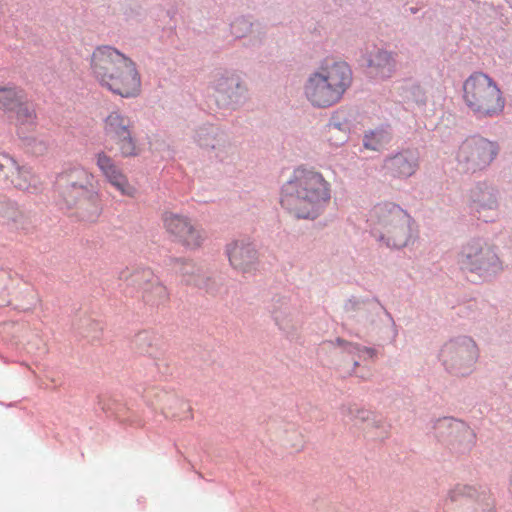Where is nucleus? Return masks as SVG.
Segmentation results:
<instances>
[{"label":"nucleus","instance_id":"1","mask_svg":"<svg viewBox=\"0 0 512 512\" xmlns=\"http://www.w3.org/2000/svg\"><path fill=\"white\" fill-rule=\"evenodd\" d=\"M90 71L98 85L112 94L133 98L141 92V77L135 62L112 46H99L93 51Z\"/></svg>","mask_w":512,"mask_h":512},{"label":"nucleus","instance_id":"33","mask_svg":"<svg viewBox=\"0 0 512 512\" xmlns=\"http://www.w3.org/2000/svg\"><path fill=\"white\" fill-rule=\"evenodd\" d=\"M353 361L355 365H358V361L356 359L353 358Z\"/></svg>","mask_w":512,"mask_h":512},{"label":"nucleus","instance_id":"20","mask_svg":"<svg viewBox=\"0 0 512 512\" xmlns=\"http://www.w3.org/2000/svg\"><path fill=\"white\" fill-rule=\"evenodd\" d=\"M13 123L20 137L34 131L37 127V115L35 109L23 101L14 111Z\"/></svg>","mask_w":512,"mask_h":512},{"label":"nucleus","instance_id":"24","mask_svg":"<svg viewBox=\"0 0 512 512\" xmlns=\"http://www.w3.org/2000/svg\"><path fill=\"white\" fill-rule=\"evenodd\" d=\"M181 281L186 285L200 286L203 281L201 269L192 262H183L180 267Z\"/></svg>","mask_w":512,"mask_h":512},{"label":"nucleus","instance_id":"15","mask_svg":"<svg viewBox=\"0 0 512 512\" xmlns=\"http://www.w3.org/2000/svg\"><path fill=\"white\" fill-rule=\"evenodd\" d=\"M226 253L230 264L237 270L250 271L257 262V251L247 240H235L227 245Z\"/></svg>","mask_w":512,"mask_h":512},{"label":"nucleus","instance_id":"6","mask_svg":"<svg viewBox=\"0 0 512 512\" xmlns=\"http://www.w3.org/2000/svg\"><path fill=\"white\" fill-rule=\"evenodd\" d=\"M65 177L67 185L62 191V197L68 207H75L78 215L85 220H96L101 214L102 205L100 194L88 189L93 174L84 168H74Z\"/></svg>","mask_w":512,"mask_h":512},{"label":"nucleus","instance_id":"22","mask_svg":"<svg viewBox=\"0 0 512 512\" xmlns=\"http://www.w3.org/2000/svg\"><path fill=\"white\" fill-rule=\"evenodd\" d=\"M23 101L24 91L15 85L0 86V111L13 112Z\"/></svg>","mask_w":512,"mask_h":512},{"label":"nucleus","instance_id":"25","mask_svg":"<svg viewBox=\"0 0 512 512\" xmlns=\"http://www.w3.org/2000/svg\"><path fill=\"white\" fill-rule=\"evenodd\" d=\"M114 142L116 143L122 157H134L140 152L136 140L132 136V132L127 134V136L116 139Z\"/></svg>","mask_w":512,"mask_h":512},{"label":"nucleus","instance_id":"14","mask_svg":"<svg viewBox=\"0 0 512 512\" xmlns=\"http://www.w3.org/2000/svg\"><path fill=\"white\" fill-rule=\"evenodd\" d=\"M496 262L497 256L493 249L478 240L468 243L461 253L462 266L470 271L487 269Z\"/></svg>","mask_w":512,"mask_h":512},{"label":"nucleus","instance_id":"9","mask_svg":"<svg viewBox=\"0 0 512 512\" xmlns=\"http://www.w3.org/2000/svg\"><path fill=\"white\" fill-rule=\"evenodd\" d=\"M440 357L451 372L465 375L476 362L478 350L471 338L460 337L447 342L441 349Z\"/></svg>","mask_w":512,"mask_h":512},{"label":"nucleus","instance_id":"21","mask_svg":"<svg viewBox=\"0 0 512 512\" xmlns=\"http://www.w3.org/2000/svg\"><path fill=\"white\" fill-rule=\"evenodd\" d=\"M133 123L131 119L118 111L111 112L104 122L105 134L115 141L116 139L127 136L131 133Z\"/></svg>","mask_w":512,"mask_h":512},{"label":"nucleus","instance_id":"34","mask_svg":"<svg viewBox=\"0 0 512 512\" xmlns=\"http://www.w3.org/2000/svg\"><path fill=\"white\" fill-rule=\"evenodd\" d=\"M337 342H338L339 344H342V343H343V341H342V340H340V339H338V340H337Z\"/></svg>","mask_w":512,"mask_h":512},{"label":"nucleus","instance_id":"16","mask_svg":"<svg viewBox=\"0 0 512 512\" xmlns=\"http://www.w3.org/2000/svg\"><path fill=\"white\" fill-rule=\"evenodd\" d=\"M471 209L478 214L479 218L488 221L492 218L488 212H495L498 208L496 193L493 188L479 184L469 192Z\"/></svg>","mask_w":512,"mask_h":512},{"label":"nucleus","instance_id":"18","mask_svg":"<svg viewBox=\"0 0 512 512\" xmlns=\"http://www.w3.org/2000/svg\"><path fill=\"white\" fill-rule=\"evenodd\" d=\"M367 65L369 73L374 77H391L397 66L396 55L392 52L378 49L369 54Z\"/></svg>","mask_w":512,"mask_h":512},{"label":"nucleus","instance_id":"13","mask_svg":"<svg viewBox=\"0 0 512 512\" xmlns=\"http://www.w3.org/2000/svg\"><path fill=\"white\" fill-rule=\"evenodd\" d=\"M419 168V154L417 150L405 149L392 156L386 157L383 169L386 174L394 178L406 179L416 173Z\"/></svg>","mask_w":512,"mask_h":512},{"label":"nucleus","instance_id":"23","mask_svg":"<svg viewBox=\"0 0 512 512\" xmlns=\"http://www.w3.org/2000/svg\"><path fill=\"white\" fill-rule=\"evenodd\" d=\"M391 140V134L383 128L370 130L363 137V145L366 149L379 151Z\"/></svg>","mask_w":512,"mask_h":512},{"label":"nucleus","instance_id":"26","mask_svg":"<svg viewBox=\"0 0 512 512\" xmlns=\"http://www.w3.org/2000/svg\"><path fill=\"white\" fill-rule=\"evenodd\" d=\"M22 218L21 211L12 203L0 202V223L16 224Z\"/></svg>","mask_w":512,"mask_h":512},{"label":"nucleus","instance_id":"31","mask_svg":"<svg viewBox=\"0 0 512 512\" xmlns=\"http://www.w3.org/2000/svg\"><path fill=\"white\" fill-rule=\"evenodd\" d=\"M240 26H244L246 29L249 28V25L247 22L243 21V20H240V21H236L232 24V31H233V34L237 37H240L241 34H240V31H239V28Z\"/></svg>","mask_w":512,"mask_h":512},{"label":"nucleus","instance_id":"30","mask_svg":"<svg viewBox=\"0 0 512 512\" xmlns=\"http://www.w3.org/2000/svg\"><path fill=\"white\" fill-rule=\"evenodd\" d=\"M287 442L295 450L303 449L304 444H305L304 437L298 430L292 431V438L287 439Z\"/></svg>","mask_w":512,"mask_h":512},{"label":"nucleus","instance_id":"12","mask_svg":"<svg viewBox=\"0 0 512 512\" xmlns=\"http://www.w3.org/2000/svg\"><path fill=\"white\" fill-rule=\"evenodd\" d=\"M133 282L139 287L142 300L149 305L159 306L169 301L168 288L151 270H142L132 275Z\"/></svg>","mask_w":512,"mask_h":512},{"label":"nucleus","instance_id":"11","mask_svg":"<svg viewBox=\"0 0 512 512\" xmlns=\"http://www.w3.org/2000/svg\"><path fill=\"white\" fill-rule=\"evenodd\" d=\"M95 165L101 172V175L120 195L134 198L137 189L132 185L121 167L115 160L104 151H99L94 155Z\"/></svg>","mask_w":512,"mask_h":512},{"label":"nucleus","instance_id":"32","mask_svg":"<svg viewBox=\"0 0 512 512\" xmlns=\"http://www.w3.org/2000/svg\"><path fill=\"white\" fill-rule=\"evenodd\" d=\"M4 8H5V3L3 2V0H0V19L4 15Z\"/></svg>","mask_w":512,"mask_h":512},{"label":"nucleus","instance_id":"8","mask_svg":"<svg viewBox=\"0 0 512 512\" xmlns=\"http://www.w3.org/2000/svg\"><path fill=\"white\" fill-rule=\"evenodd\" d=\"M444 509L445 512H496L488 491L467 484H457L449 490Z\"/></svg>","mask_w":512,"mask_h":512},{"label":"nucleus","instance_id":"17","mask_svg":"<svg viewBox=\"0 0 512 512\" xmlns=\"http://www.w3.org/2000/svg\"><path fill=\"white\" fill-rule=\"evenodd\" d=\"M0 171L18 189L26 190L31 186L33 179L32 171L26 166H20L9 155L1 156Z\"/></svg>","mask_w":512,"mask_h":512},{"label":"nucleus","instance_id":"4","mask_svg":"<svg viewBox=\"0 0 512 512\" xmlns=\"http://www.w3.org/2000/svg\"><path fill=\"white\" fill-rule=\"evenodd\" d=\"M370 222L375 236L388 247L403 248L417 237L412 217L391 202L375 205L370 213Z\"/></svg>","mask_w":512,"mask_h":512},{"label":"nucleus","instance_id":"10","mask_svg":"<svg viewBox=\"0 0 512 512\" xmlns=\"http://www.w3.org/2000/svg\"><path fill=\"white\" fill-rule=\"evenodd\" d=\"M162 220L167 233L182 245L189 248H198L203 243V232L188 217L173 212H165Z\"/></svg>","mask_w":512,"mask_h":512},{"label":"nucleus","instance_id":"7","mask_svg":"<svg viewBox=\"0 0 512 512\" xmlns=\"http://www.w3.org/2000/svg\"><path fill=\"white\" fill-rule=\"evenodd\" d=\"M498 153L499 146L496 142L473 135L467 137L458 146L455 160L463 172L476 173L489 167Z\"/></svg>","mask_w":512,"mask_h":512},{"label":"nucleus","instance_id":"19","mask_svg":"<svg viewBox=\"0 0 512 512\" xmlns=\"http://www.w3.org/2000/svg\"><path fill=\"white\" fill-rule=\"evenodd\" d=\"M160 408L166 418L174 420H185L191 417V407L183 399L169 393H162L160 397Z\"/></svg>","mask_w":512,"mask_h":512},{"label":"nucleus","instance_id":"2","mask_svg":"<svg viewBox=\"0 0 512 512\" xmlns=\"http://www.w3.org/2000/svg\"><path fill=\"white\" fill-rule=\"evenodd\" d=\"M330 199V184L312 168H296L283 185L281 205L299 218L315 217Z\"/></svg>","mask_w":512,"mask_h":512},{"label":"nucleus","instance_id":"29","mask_svg":"<svg viewBox=\"0 0 512 512\" xmlns=\"http://www.w3.org/2000/svg\"><path fill=\"white\" fill-rule=\"evenodd\" d=\"M346 350L350 354L357 355L358 359L372 358L374 356V353L371 349L365 347L360 348L359 346L353 344H348Z\"/></svg>","mask_w":512,"mask_h":512},{"label":"nucleus","instance_id":"5","mask_svg":"<svg viewBox=\"0 0 512 512\" xmlns=\"http://www.w3.org/2000/svg\"><path fill=\"white\" fill-rule=\"evenodd\" d=\"M462 100L477 118H495L504 111L506 100L498 84L487 74L475 72L462 86Z\"/></svg>","mask_w":512,"mask_h":512},{"label":"nucleus","instance_id":"28","mask_svg":"<svg viewBox=\"0 0 512 512\" xmlns=\"http://www.w3.org/2000/svg\"><path fill=\"white\" fill-rule=\"evenodd\" d=\"M239 87V79L235 75L227 76V77H221L217 80L216 88L220 92L227 93L233 88Z\"/></svg>","mask_w":512,"mask_h":512},{"label":"nucleus","instance_id":"27","mask_svg":"<svg viewBox=\"0 0 512 512\" xmlns=\"http://www.w3.org/2000/svg\"><path fill=\"white\" fill-rule=\"evenodd\" d=\"M328 139L333 145H341L347 140V132L341 128L340 123H330L327 127Z\"/></svg>","mask_w":512,"mask_h":512},{"label":"nucleus","instance_id":"3","mask_svg":"<svg viewBox=\"0 0 512 512\" xmlns=\"http://www.w3.org/2000/svg\"><path fill=\"white\" fill-rule=\"evenodd\" d=\"M352 83V71L345 62L322 65L310 75L305 95L315 107L327 108L338 103Z\"/></svg>","mask_w":512,"mask_h":512}]
</instances>
